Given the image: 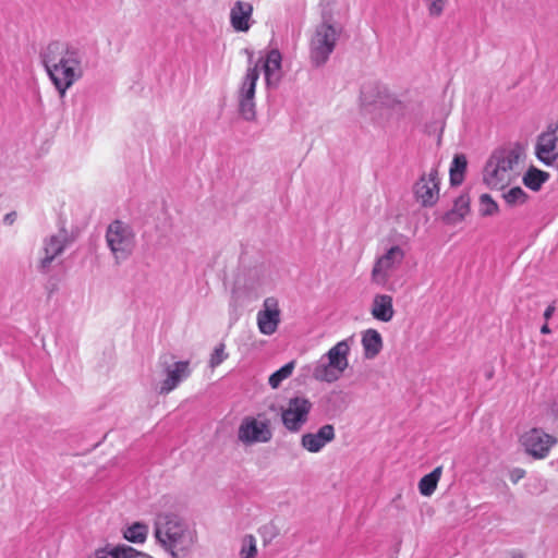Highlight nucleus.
<instances>
[{
  "mask_svg": "<svg viewBox=\"0 0 558 558\" xmlns=\"http://www.w3.org/2000/svg\"><path fill=\"white\" fill-rule=\"evenodd\" d=\"M340 34L341 28L326 20L316 26L310 41V58L314 66L319 68L328 61Z\"/></svg>",
  "mask_w": 558,
  "mask_h": 558,
  "instance_id": "5",
  "label": "nucleus"
},
{
  "mask_svg": "<svg viewBox=\"0 0 558 558\" xmlns=\"http://www.w3.org/2000/svg\"><path fill=\"white\" fill-rule=\"evenodd\" d=\"M440 178L438 169L432 168L423 173L413 185V194L423 207H433L439 199Z\"/></svg>",
  "mask_w": 558,
  "mask_h": 558,
  "instance_id": "9",
  "label": "nucleus"
},
{
  "mask_svg": "<svg viewBox=\"0 0 558 558\" xmlns=\"http://www.w3.org/2000/svg\"><path fill=\"white\" fill-rule=\"evenodd\" d=\"M313 408L312 402L305 397H293L281 409V422L290 433H298L308 421Z\"/></svg>",
  "mask_w": 558,
  "mask_h": 558,
  "instance_id": "8",
  "label": "nucleus"
},
{
  "mask_svg": "<svg viewBox=\"0 0 558 558\" xmlns=\"http://www.w3.org/2000/svg\"><path fill=\"white\" fill-rule=\"evenodd\" d=\"M524 475H525V471L523 469H520V468L513 469L510 472V481L515 484L520 480H522L524 477Z\"/></svg>",
  "mask_w": 558,
  "mask_h": 558,
  "instance_id": "36",
  "label": "nucleus"
},
{
  "mask_svg": "<svg viewBox=\"0 0 558 558\" xmlns=\"http://www.w3.org/2000/svg\"><path fill=\"white\" fill-rule=\"evenodd\" d=\"M352 337L337 342L313 366L312 375L316 380L337 381L349 365L350 344Z\"/></svg>",
  "mask_w": 558,
  "mask_h": 558,
  "instance_id": "3",
  "label": "nucleus"
},
{
  "mask_svg": "<svg viewBox=\"0 0 558 558\" xmlns=\"http://www.w3.org/2000/svg\"><path fill=\"white\" fill-rule=\"evenodd\" d=\"M241 558H255L257 554L256 539L253 535H246L243 538L241 547Z\"/></svg>",
  "mask_w": 558,
  "mask_h": 558,
  "instance_id": "34",
  "label": "nucleus"
},
{
  "mask_svg": "<svg viewBox=\"0 0 558 558\" xmlns=\"http://www.w3.org/2000/svg\"><path fill=\"white\" fill-rule=\"evenodd\" d=\"M442 473V468L437 466L428 474L424 475L418 482V492L422 496L429 497L437 488Z\"/></svg>",
  "mask_w": 558,
  "mask_h": 558,
  "instance_id": "28",
  "label": "nucleus"
},
{
  "mask_svg": "<svg viewBox=\"0 0 558 558\" xmlns=\"http://www.w3.org/2000/svg\"><path fill=\"white\" fill-rule=\"evenodd\" d=\"M16 214L14 211H11L4 216V222L7 225H11L15 221Z\"/></svg>",
  "mask_w": 558,
  "mask_h": 558,
  "instance_id": "38",
  "label": "nucleus"
},
{
  "mask_svg": "<svg viewBox=\"0 0 558 558\" xmlns=\"http://www.w3.org/2000/svg\"><path fill=\"white\" fill-rule=\"evenodd\" d=\"M470 196L461 194L454 199L453 207L444 215V221L447 225H457L461 222L470 213Z\"/></svg>",
  "mask_w": 558,
  "mask_h": 558,
  "instance_id": "23",
  "label": "nucleus"
},
{
  "mask_svg": "<svg viewBox=\"0 0 558 558\" xmlns=\"http://www.w3.org/2000/svg\"><path fill=\"white\" fill-rule=\"evenodd\" d=\"M551 464H553V465H554V464H557V468H558V460H557L556 462H555V461H553V462H551Z\"/></svg>",
  "mask_w": 558,
  "mask_h": 558,
  "instance_id": "41",
  "label": "nucleus"
},
{
  "mask_svg": "<svg viewBox=\"0 0 558 558\" xmlns=\"http://www.w3.org/2000/svg\"><path fill=\"white\" fill-rule=\"evenodd\" d=\"M468 167V160L463 154L454 155L449 170L450 184L452 186L460 185L464 180V174Z\"/></svg>",
  "mask_w": 558,
  "mask_h": 558,
  "instance_id": "25",
  "label": "nucleus"
},
{
  "mask_svg": "<svg viewBox=\"0 0 558 558\" xmlns=\"http://www.w3.org/2000/svg\"><path fill=\"white\" fill-rule=\"evenodd\" d=\"M404 258V252L399 245H393L387 252L377 258L373 270L372 277L376 282L387 281L390 272L397 269Z\"/></svg>",
  "mask_w": 558,
  "mask_h": 558,
  "instance_id": "14",
  "label": "nucleus"
},
{
  "mask_svg": "<svg viewBox=\"0 0 558 558\" xmlns=\"http://www.w3.org/2000/svg\"><path fill=\"white\" fill-rule=\"evenodd\" d=\"M336 437L335 427L331 424L320 426L315 433H305L301 436V446L311 453L320 452L326 445Z\"/></svg>",
  "mask_w": 558,
  "mask_h": 558,
  "instance_id": "16",
  "label": "nucleus"
},
{
  "mask_svg": "<svg viewBox=\"0 0 558 558\" xmlns=\"http://www.w3.org/2000/svg\"><path fill=\"white\" fill-rule=\"evenodd\" d=\"M499 211L498 204L492 198L489 194H482L480 196V214L483 217H490Z\"/></svg>",
  "mask_w": 558,
  "mask_h": 558,
  "instance_id": "32",
  "label": "nucleus"
},
{
  "mask_svg": "<svg viewBox=\"0 0 558 558\" xmlns=\"http://www.w3.org/2000/svg\"><path fill=\"white\" fill-rule=\"evenodd\" d=\"M548 179L549 174L546 171L531 166L524 173L522 181L527 189L536 192Z\"/></svg>",
  "mask_w": 558,
  "mask_h": 558,
  "instance_id": "27",
  "label": "nucleus"
},
{
  "mask_svg": "<svg viewBox=\"0 0 558 558\" xmlns=\"http://www.w3.org/2000/svg\"><path fill=\"white\" fill-rule=\"evenodd\" d=\"M555 310H556V308H555V305H554V304L548 305V306L546 307L545 312H544V318H545L546 320H549V319L553 317V315H554V313H555Z\"/></svg>",
  "mask_w": 558,
  "mask_h": 558,
  "instance_id": "37",
  "label": "nucleus"
},
{
  "mask_svg": "<svg viewBox=\"0 0 558 558\" xmlns=\"http://www.w3.org/2000/svg\"><path fill=\"white\" fill-rule=\"evenodd\" d=\"M523 155L524 149L519 143L495 149L484 167V183L489 189L505 187Z\"/></svg>",
  "mask_w": 558,
  "mask_h": 558,
  "instance_id": "2",
  "label": "nucleus"
},
{
  "mask_svg": "<svg viewBox=\"0 0 558 558\" xmlns=\"http://www.w3.org/2000/svg\"><path fill=\"white\" fill-rule=\"evenodd\" d=\"M362 347L365 359L376 357L383 349V338L376 329H367L362 333Z\"/></svg>",
  "mask_w": 558,
  "mask_h": 558,
  "instance_id": "24",
  "label": "nucleus"
},
{
  "mask_svg": "<svg viewBox=\"0 0 558 558\" xmlns=\"http://www.w3.org/2000/svg\"><path fill=\"white\" fill-rule=\"evenodd\" d=\"M253 5L250 2L238 0L230 10V24L235 32L246 33L251 28Z\"/></svg>",
  "mask_w": 558,
  "mask_h": 558,
  "instance_id": "18",
  "label": "nucleus"
},
{
  "mask_svg": "<svg viewBox=\"0 0 558 558\" xmlns=\"http://www.w3.org/2000/svg\"><path fill=\"white\" fill-rule=\"evenodd\" d=\"M521 444L527 454L535 459H544L557 444V438L542 428L534 427L521 436Z\"/></svg>",
  "mask_w": 558,
  "mask_h": 558,
  "instance_id": "10",
  "label": "nucleus"
},
{
  "mask_svg": "<svg viewBox=\"0 0 558 558\" xmlns=\"http://www.w3.org/2000/svg\"><path fill=\"white\" fill-rule=\"evenodd\" d=\"M94 558H151L149 555L140 551L125 544L110 545L95 550Z\"/></svg>",
  "mask_w": 558,
  "mask_h": 558,
  "instance_id": "20",
  "label": "nucleus"
},
{
  "mask_svg": "<svg viewBox=\"0 0 558 558\" xmlns=\"http://www.w3.org/2000/svg\"><path fill=\"white\" fill-rule=\"evenodd\" d=\"M155 536L166 549H185L192 542L186 523L174 513L159 514L155 522Z\"/></svg>",
  "mask_w": 558,
  "mask_h": 558,
  "instance_id": "4",
  "label": "nucleus"
},
{
  "mask_svg": "<svg viewBox=\"0 0 558 558\" xmlns=\"http://www.w3.org/2000/svg\"><path fill=\"white\" fill-rule=\"evenodd\" d=\"M66 233L60 232L59 234L51 235L45 241L44 252L45 256L40 260V269L46 271L52 260L59 256L65 247Z\"/></svg>",
  "mask_w": 558,
  "mask_h": 558,
  "instance_id": "21",
  "label": "nucleus"
},
{
  "mask_svg": "<svg viewBox=\"0 0 558 558\" xmlns=\"http://www.w3.org/2000/svg\"><path fill=\"white\" fill-rule=\"evenodd\" d=\"M258 416L246 415L242 418L238 427V440L244 446H252L255 444H266L272 438V429L270 420Z\"/></svg>",
  "mask_w": 558,
  "mask_h": 558,
  "instance_id": "7",
  "label": "nucleus"
},
{
  "mask_svg": "<svg viewBox=\"0 0 558 558\" xmlns=\"http://www.w3.org/2000/svg\"><path fill=\"white\" fill-rule=\"evenodd\" d=\"M148 527L141 522H134L123 531V537L134 544H142L146 541Z\"/></svg>",
  "mask_w": 558,
  "mask_h": 558,
  "instance_id": "29",
  "label": "nucleus"
},
{
  "mask_svg": "<svg viewBox=\"0 0 558 558\" xmlns=\"http://www.w3.org/2000/svg\"><path fill=\"white\" fill-rule=\"evenodd\" d=\"M372 316L379 322L388 323L395 316L393 300L388 294H376L373 299Z\"/></svg>",
  "mask_w": 558,
  "mask_h": 558,
  "instance_id": "22",
  "label": "nucleus"
},
{
  "mask_svg": "<svg viewBox=\"0 0 558 558\" xmlns=\"http://www.w3.org/2000/svg\"><path fill=\"white\" fill-rule=\"evenodd\" d=\"M541 332H542L543 335L550 333V329H549V327H548V325H547V324H544V325L541 327Z\"/></svg>",
  "mask_w": 558,
  "mask_h": 558,
  "instance_id": "39",
  "label": "nucleus"
},
{
  "mask_svg": "<svg viewBox=\"0 0 558 558\" xmlns=\"http://www.w3.org/2000/svg\"><path fill=\"white\" fill-rule=\"evenodd\" d=\"M159 364L163 367L167 375L166 379L160 384V395H167L174 390L180 383L191 374L189 361H179L170 365L168 363V356L162 355L159 357Z\"/></svg>",
  "mask_w": 558,
  "mask_h": 558,
  "instance_id": "13",
  "label": "nucleus"
},
{
  "mask_svg": "<svg viewBox=\"0 0 558 558\" xmlns=\"http://www.w3.org/2000/svg\"><path fill=\"white\" fill-rule=\"evenodd\" d=\"M226 345L225 343H219L211 353L209 365L215 368L219 366L227 357L228 354L225 352Z\"/></svg>",
  "mask_w": 558,
  "mask_h": 558,
  "instance_id": "35",
  "label": "nucleus"
},
{
  "mask_svg": "<svg viewBox=\"0 0 558 558\" xmlns=\"http://www.w3.org/2000/svg\"><path fill=\"white\" fill-rule=\"evenodd\" d=\"M535 155L545 166H551L558 159V123H550L537 136Z\"/></svg>",
  "mask_w": 558,
  "mask_h": 558,
  "instance_id": "12",
  "label": "nucleus"
},
{
  "mask_svg": "<svg viewBox=\"0 0 558 558\" xmlns=\"http://www.w3.org/2000/svg\"><path fill=\"white\" fill-rule=\"evenodd\" d=\"M280 324V310L275 298L264 300L263 308L257 313V326L260 333L274 335Z\"/></svg>",
  "mask_w": 558,
  "mask_h": 558,
  "instance_id": "15",
  "label": "nucleus"
},
{
  "mask_svg": "<svg viewBox=\"0 0 558 558\" xmlns=\"http://www.w3.org/2000/svg\"><path fill=\"white\" fill-rule=\"evenodd\" d=\"M258 296L259 293L255 289L241 287L239 283H236L232 289L229 302V314L231 323L238 320L240 315L239 310L257 300Z\"/></svg>",
  "mask_w": 558,
  "mask_h": 558,
  "instance_id": "17",
  "label": "nucleus"
},
{
  "mask_svg": "<svg viewBox=\"0 0 558 558\" xmlns=\"http://www.w3.org/2000/svg\"><path fill=\"white\" fill-rule=\"evenodd\" d=\"M40 59L61 98L82 78L84 70L89 65L86 47L59 40L48 44L40 52Z\"/></svg>",
  "mask_w": 558,
  "mask_h": 558,
  "instance_id": "1",
  "label": "nucleus"
},
{
  "mask_svg": "<svg viewBox=\"0 0 558 558\" xmlns=\"http://www.w3.org/2000/svg\"><path fill=\"white\" fill-rule=\"evenodd\" d=\"M502 197L509 206H517L526 202L527 194L522 187L514 186L504 193Z\"/></svg>",
  "mask_w": 558,
  "mask_h": 558,
  "instance_id": "31",
  "label": "nucleus"
},
{
  "mask_svg": "<svg viewBox=\"0 0 558 558\" xmlns=\"http://www.w3.org/2000/svg\"><path fill=\"white\" fill-rule=\"evenodd\" d=\"M239 111L245 120H247V121L253 120L256 114L254 99H246V98L239 97Z\"/></svg>",
  "mask_w": 558,
  "mask_h": 558,
  "instance_id": "33",
  "label": "nucleus"
},
{
  "mask_svg": "<svg viewBox=\"0 0 558 558\" xmlns=\"http://www.w3.org/2000/svg\"><path fill=\"white\" fill-rule=\"evenodd\" d=\"M106 242L116 264L119 265L132 255L135 247V233L128 223L113 220L107 228Z\"/></svg>",
  "mask_w": 558,
  "mask_h": 558,
  "instance_id": "6",
  "label": "nucleus"
},
{
  "mask_svg": "<svg viewBox=\"0 0 558 558\" xmlns=\"http://www.w3.org/2000/svg\"><path fill=\"white\" fill-rule=\"evenodd\" d=\"M360 101L363 108L391 107L396 99L386 85L376 80L365 81L360 90Z\"/></svg>",
  "mask_w": 558,
  "mask_h": 558,
  "instance_id": "11",
  "label": "nucleus"
},
{
  "mask_svg": "<svg viewBox=\"0 0 558 558\" xmlns=\"http://www.w3.org/2000/svg\"><path fill=\"white\" fill-rule=\"evenodd\" d=\"M511 558H524V556L521 553H514Z\"/></svg>",
  "mask_w": 558,
  "mask_h": 558,
  "instance_id": "40",
  "label": "nucleus"
},
{
  "mask_svg": "<svg viewBox=\"0 0 558 558\" xmlns=\"http://www.w3.org/2000/svg\"><path fill=\"white\" fill-rule=\"evenodd\" d=\"M259 77L258 65L256 64L253 68H248L246 74L244 76L241 89H240V98L254 99L256 83Z\"/></svg>",
  "mask_w": 558,
  "mask_h": 558,
  "instance_id": "26",
  "label": "nucleus"
},
{
  "mask_svg": "<svg viewBox=\"0 0 558 558\" xmlns=\"http://www.w3.org/2000/svg\"><path fill=\"white\" fill-rule=\"evenodd\" d=\"M295 367V362L291 361L283 366H281L279 369L274 372L268 379V384L272 389H277L280 387L281 383L290 377L293 373V369Z\"/></svg>",
  "mask_w": 558,
  "mask_h": 558,
  "instance_id": "30",
  "label": "nucleus"
},
{
  "mask_svg": "<svg viewBox=\"0 0 558 558\" xmlns=\"http://www.w3.org/2000/svg\"><path fill=\"white\" fill-rule=\"evenodd\" d=\"M282 56L278 49H271L267 52L263 61V72L267 86H277L280 82Z\"/></svg>",
  "mask_w": 558,
  "mask_h": 558,
  "instance_id": "19",
  "label": "nucleus"
}]
</instances>
